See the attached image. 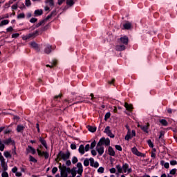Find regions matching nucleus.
Wrapping results in <instances>:
<instances>
[{"mask_svg": "<svg viewBox=\"0 0 177 177\" xmlns=\"http://www.w3.org/2000/svg\"><path fill=\"white\" fill-rule=\"evenodd\" d=\"M31 1L30 0H26V6H30Z\"/></svg>", "mask_w": 177, "mask_h": 177, "instance_id": "13d9d810", "label": "nucleus"}, {"mask_svg": "<svg viewBox=\"0 0 177 177\" xmlns=\"http://www.w3.org/2000/svg\"><path fill=\"white\" fill-rule=\"evenodd\" d=\"M66 165H67V167H70V165H71V160H66Z\"/></svg>", "mask_w": 177, "mask_h": 177, "instance_id": "bf43d9fd", "label": "nucleus"}, {"mask_svg": "<svg viewBox=\"0 0 177 177\" xmlns=\"http://www.w3.org/2000/svg\"><path fill=\"white\" fill-rule=\"evenodd\" d=\"M31 16H32V15L29 12V13L27 14L26 17H27L28 19H30V17H31Z\"/></svg>", "mask_w": 177, "mask_h": 177, "instance_id": "338daca9", "label": "nucleus"}, {"mask_svg": "<svg viewBox=\"0 0 177 177\" xmlns=\"http://www.w3.org/2000/svg\"><path fill=\"white\" fill-rule=\"evenodd\" d=\"M38 156H39L40 157H42V156H44V158H46V160H48V158H49V153L46 151H41L39 149H37Z\"/></svg>", "mask_w": 177, "mask_h": 177, "instance_id": "1a4fd4ad", "label": "nucleus"}, {"mask_svg": "<svg viewBox=\"0 0 177 177\" xmlns=\"http://www.w3.org/2000/svg\"><path fill=\"white\" fill-rule=\"evenodd\" d=\"M30 45V46H32V48H34L35 49H38V44L35 41L31 42Z\"/></svg>", "mask_w": 177, "mask_h": 177, "instance_id": "2f4dec72", "label": "nucleus"}, {"mask_svg": "<svg viewBox=\"0 0 177 177\" xmlns=\"http://www.w3.org/2000/svg\"><path fill=\"white\" fill-rule=\"evenodd\" d=\"M82 172H84V167H82V163L77 162L76 167L72 168L71 169V177L77 176V174L78 175H82Z\"/></svg>", "mask_w": 177, "mask_h": 177, "instance_id": "f257e3e1", "label": "nucleus"}, {"mask_svg": "<svg viewBox=\"0 0 177 177\" xmlns=\"http://www.w3.org/2000/svg\"><path fill=\"white\" fill-rule=\"evenodd\" d=\"M1 167L3 168V171H8V163L5 162V158L0 160Z\"/></svg>", "mask_w": 177, "mask_h": 177, "instance_id": "4468645a", "label": "nucleus"}, {"mask_svg": "<svg viewBox=\"0 0 177 177\" xmlns=\"http://www.w3.org/2000/svg\"><path fill=\"white\" fill-rule=\"evenodd\" d=\"M24 131V126L19 124L17 127V132H23Z\"/></svg>", "mask_w": 177, "mask_h": 177, "instance_id": "bb28decb", "label": "nucleus"}, {"mask_svg": "<svg viewBox=\"0 0 177 177\" xmlns=\"http://www.w3.org/2000/svg\"><path fill=\"white\" fill-rule=\"evenodd\" d=\"M6 31H7V32H12V31H13V27L10 26V27L7 28Z\"/></svg>", "mask_w": 177, "mask_h": 177, "instance_id": "603ef678", "label": "nucleus"}, {"mask_svg": "<svg viewBox=\"0 0 177 177\" xmlns=\"http://www.w3.org/2000/svg\"><path fill=\"white\" fill-rule=\"evenodd\" d=\"M89 162H91V161L89 160V159L86 158V159L84 160V167H88V166L89 165Z\"/></svg>", "mask_w": 177, "mask_h": 177, "instance_id": "c9c22d12", "label": "nucleus"}, {"mask_svg": "<svg viewBox=\"0 0 177 177\" xmlns=\"http://www.w3.org/2000/svg\"><path fill=\"white\" fill-rule=\"evenodd\" d=\"M3 156L6 158H12V154L10 153V151H5L3 152Z\"/></svg>", "mask_w": 177, "mask_h": 177, "instance_id": "b1692460", "label": "nucleus"}, {"mask_svg": "<svg viewBox=\"0 0 177 177\" xmlns=\"http://www.w3.org/2000/svg\"><path fill=\"white\" fill-rule=\"evenodd\" d=\"M111 115V114L110 113V112H107L106 114H105V116H104V120L105 121H107V120H109V118H110V116Z\"/></svg>", "mask_w": 177, "mask_h": 177, "instance_id": "ea45409f", "label": "nucleus"}, {"mask_svg": "<svg viewBox=\"0 0 177 177\" xmlns=\"http://www.w3.org/2000/svg\"><path fill=\"white\" fill-rule=\"evenodd\" d=\"M72 162L73 164H77V162H78V158H77L76 156H73L72 158Z\"/></svg>", "mask_w": 177, "mask_h": 177, "instance_id": "4c0bfd02", "label": "nucleus"}, {"mask_svg": "<svg viewBox=\"0 0 177 177\" xmlns=\"http://www.w3.org/2000/svg\"><path fill=\"white\" fill-rule=\"evenodd\" d=\"M5 145H15V141L12 138L6 139L3 141L0 139V151L5 150Z\"/></svg>", "mask_w": 177, "mask_h": 177, "instance_id": "f03ea898", "label": "nucleus"}, {"mask_svg": "<svg viewBox=\"0 0 177 177\" xmlns=\"http://www.w3.org/2000/svg\"><path fill=\"white\" fill-rule=\"evenodd\" d=\"M39 142L45 147V149H48V145H46V141L45 140H44V138H39Z\"/></svg>", "mask_w": 177, "mask_h": 177, "instance_id": "cd10ccee", "label": "nucleus"}, {"mask_svg": "<svg viewBox=\"0 0 177 177\" xmlns=\"http://www.w3.org/2000/svg\"><path fill=\"white\" fill-rule=\"evenodd\" d=\"M104 133L107 134L109 138H114V134L111 132V130H110V127L107 126L104 129Z\"/></svg>", "mask_w": 177, "mask_h": 177, "instance_id": "ddd939ff", "label": "nucleus"}, {"mask_svg": "<svg viewBox=\"0 0 177 177\" xmlns=\"http://www.w3.org/2000/svg\"><path fill=\"white\" fill-rule=\"evenodd\" d=\"M159 122H160L163 127H168V122L165 119L160 120Z\"/></svg>", "mask_w": 177, "mask_h": 177, "instance_id": "c85d7f7f", "label": "nucleus"}, {"mask_svg": "<svg viewBox=\"0 0 177 177\" xmlns=\"http://www.w3.org/2000/svg\"><path fill=\"white\" fill-rule=\"evenodd\" d=\"M131 152L133 154H135V156H137L138 157H145V154L142 153V152H140L136 147H134L131 149Z\"/></svg>", "mask_w": 177, "mask_h": 177, "instance_id": "6e6552de", "label": "nucleus"}, {"mask_svg": "<svg viewBox=\"0 0 177 177\" xmlns=\"http://www.w3.org/2000/svg\"><path fill=\"white\" fill-rule=\"evenodd\" d=\"M91 149V145L89 144H87L84 147L85 151H89V149Z\"/></svg>", "mask_w": 177, "mask_h": 177, "instance_id": "de8ad7c7", "label": "nucleus"}, {"mask_svg": "<svg viewBox=\"0 0 177 177\" xmlns=\"http://www.w3.org/2000/svg\"><path fill=\"white\" fill-rule=\"evenodd\" d=\"M151 157H152L153 158H156V153L152 152L151 154Z\"/></svg>", "mask_w": 177, "mask_h": 177, "instance_id": "69168bd1", "label": "nucleus"}, {"mask_svg": "<svg viewBox=\"0 0 177 177\" xmlns=\"http://www.w3.org/2000/svg\"><path fill=\"white\" fill-rule=\"evenodd\" d=\"M24 17H26L24 13H20L17 15V19H24Z\"/></svg>", "mask_w": 177, "mask_h": 177, "instance_id": "a18cd8bd", "label": "nucleus"}, {"mask_svg": "<svg viewBox=\"0 0 177 177\" xmlns=\"http://www.w3.org/2000/svg\"><path fill=\"white\" fill-rule=\"evenodd\" d=\"M12 9H13V10H16V9H17V5H16V4L12 5Z\"/></svg>", "mask_w": 177, "mask_h": 177, "instance_id": "e2e57ef3", "label": "nucleus"}, {"mask_svg": "<svg viewBox=\"0 0 177 177\" xmlns=\"http://www.w3.org/2000/svg\"><path fill=\"white\" fill-rule=\"evenodd\" d=\"M1 177H9V174L6 171H3L1 174Z\"/></svg>", "mask_w": 177, "mask_h": 177, "instance_id": "37998d69", "label": "nucleus"}, {"mask_svg": "<svg viewBox=\"0 0 177 177\" xmlns=\"http://www.w3.org/2000/svg\"><path fill=\"white\" fill-rule=\"evenodd\" d=\"M95 146H96V141L94 140V141H93V142H91L90 147H91V149H94V147H95Z\"/></svg>", "mask_w": 177, "mask_h": 177, "instance_id": "09e8293b", "label": "nucleus"}, {"mask_svg": "<svg viewBox=\"0 0 177 177\" xmlns=\"http://www.w3.org/2000/svg\"><path fill=\"white\" fill-rule=\"evenodd\" d=\"M11 153L12 157H16L17 156V152H16V147L12 149V151H10Z\"/></svg>", "mask_w": 177, "mask_h": 177, "instance_id": "7c9ffc66", "label": "nucleus"}, {"mask_svg": "<svg viewBox=\"0 0 177 177\" xmlns=\"http://www.w3.org/2000/svg\"><path fill=\"white\" fill-rule=\"evenodd\" d=\"M57 170H58L57 167H53L52 169V174H56V172H57Z\"/></svg>", "mask_w": 177, "mask_h": 177, "instance_id": "864d4df0", "label": "nucleus"}, {"mask_svg": "<svg viewBox=\"0 0 177 177\" xmlns=\"http://www.w3.org/2000/svg\"><path fill=\"white\" fill-rule=\"evenodd\" d=\"M78 150L80 154H85V147L84 145H80Z\"/></svg>", "mask_w": 177, "mask_h": 177, "instance_id": "4be33fe9", "label": "nucleus"}, {"mask_svg": "<svg viewBox=\"0 0 177 177\" xmlns=\"http://www.w3.org/2000/svg\"><path fill=\"white\" fill-rule=\"evenodd\" d=\"M97 172L99 174H103V172H104V167H100L97 169Z\"/></svg>", "mask_w": 177, "mask_h": 177, "instance_id": "58836bf2", "label": "nucleus"}, {"mask_svg": "<svg viewBox=\"0 0 177 177\" xmlns=\"http://www.w3.org/2000/svg\"><path fill=\"white\" fill-rule=\"evenodd\" d=\"M98 144L101 145V146H103V145H104L105 146H110V139L102 138L99 140Z\"/></svg>", "mask_w": 177, "mask_h": 177, "instance_id": "0eeeda50", "label": "nucleus"}, {"mask_svg": "<svg viewBox=\"0 0 177 177\" xmlns=\"http://www.w3.org/2000/svg\"><path fill=\"white\" fill-rule=\"evenodd\" d=\"M1 22L3 26H6V25L9 24V20H8V19H4V20L1 21Z\"/></svg>", "mask_w": 177, "mask_h": 177, "instance_id": "79ce46f5", "label": "nucleus"}, {"mask_svg": "<svg viewBox=\"0 0 177 177\" xmlns=\"http://www.w3.org/2000/svg\"><path fill=\"white\" fill-rule=\"evenodd\" d=\"M147 144L149 146V147H154V145L153 144V142H151V140H148Z\"/></svg>", "mask_w": 177, "mask_h": 177, "instance_id": "c03bdc74", "label": "nucleus"}, {"mask_svg": "<svg viewBox=\"0 0 177 177\" xmlns=\"http://www.w3.org/2000/svg\"><path fill=\"white\" fill-rule=\"evenodd\" d=\"M115 168L118 171L116 175H118L119 174H122L123 166H121V165H116Z\"/></svg>", "mask_w": 177, "mask_h": 177, "instance_id": "f3484780", "label": "nucleus"}, {"mask_svg": "<svg viewBox=\"0 0 177 177\" xmlns=\"http://www.w3.org/2000/svg\"><path fill=\"white\" fill-rule=\"evenodd\" d=\"M53 66H56V62H54V64L52 65L47 64L46 67H50V68H52V67H53Z\"/></svg>", "mask_w": 177, "mask_h": 177, "instance_id": "052dcab7", "label": "nucleus"}, {"mask_svg": "<svg viewBox=\"0 0 177 177\" xmlns=\"http://www.w3.org/2000/svg\"><path fill=\"white\" fill-rule=\"evenodd\" d=\"M170 165H177V161L176 160H171Z\"/></svg>", "mask_w": 177, "mask_h": 177, "instance_id": "5fc2aeb1", "label": "nucleus"}, {"mask_svg": "<svg viewBox=\"0 0 177 177\" xmlns=\"http://www.w3.org/2000/svg\"><path fill=\"white\" fill-rule=\"evenodd\" d=\"M124 107L127 109V110H129L131 111L133 109L131 104H129L128 103L125 102Z\"/></svg>", "mask_w": 177, "mask_h": 177, "instance_id": "c756f323", "label": "nucleus"}, {"mask_svg": "<svg viewBox=\"0 0 177 177\" xmlns=\"http://www.w3.org/2000/svg\"><path fill=\"white\" fill-rule=\"evenodd\" d=\"M135 136H136V131H135V130H132L131 133V130L129 129L124 139L125 140L129 141L130 139H132V138Z\"/></svg>", "mask_w": 177, "mask_h": 177, "instance_id": "39448f33", "label": "nucleus"}, {"mask_svg": "<svg viewBox=\"0 0 177 177\" xmlns=\"http://www.w3.org/2000/svg\"><path fill=\"white\" fill-rule=\"evenodd\" d=\"M46 3H47V5L49 6H53V5H55L53 0H46Z\"/></svg>", "mask_w": 177, "mask_h": 177, "instance_id": "f704fd0d", "label": "nucleus"}, {"mask_svg": "<svg viewBox=\"0 0 177 177\" xmlns=\"http://www.w3.org/2000/svg\"><path fill=\"white\" fill-rule=\"evenodd\" d=\"M91 154H92V156H96V154H97V153L94 149H93V150H91Z\"/></svg>", "mask_w": 177, "mask_h": 177, "instance_id": "680f3d73", "label": "nucleus"}, {"mask_svg": "<svg viewBox=\"0 0 177 177\" xmlns=\"http://www.w3.org/2000/svg\"><path fill=\"white\" fill-rule=\"evenodd\" d=\"M128 37L127 36H124L120 38V41L121 42V44H123V45H128Z\"/></svg>", "mask_w": 177, "mask_h": 177, "instance_id": "dca6fc26", "label": "nucleus"}, {"mask_svg": "<svg viewBox=\"0 0 177 177\" xmlns=\"http://www.w3.org/2000/svg\"><path fill=\"white\" fill-rule=\"evenodd\" d=\"M44 10H45L46 12H49L50 8H49V7L46 6V7L44 8Z\"/></svg>", "mask_w": 177, "mask_h": 177, "instance_id": "774afa93", "label": "nucleus"}, {"mask_svg": "<svg viewBox=\"0 0 177 177\" xmlns=\"http://www.w3.org/2000/svg\"><path fill=\"white\" fill-rule=\"evenodd\" d=\"M64 1H66V0H58V1H57L58 5H62L63 3V2H64Z\"/></svg>", "mask_w": 177, "mask_h": 177, "instance_id": "0e129e2a", "label": "nucleus"}, {"mask_svg": "<svg viewBox=\"0 0 177 177\" xmlns=\"http://www.w3.org/2000/svg\"><path fill=\"white\" fill-rule=\"evenodd\" d=\"M44 52H45V53H47V55H49V53H50V52H52V46L47 44L44 49Z\"/></svg>", "mask_w": 177, "mask_h": 177, "instance_id": "6ab92c4d", "label": "nucleus"}, {"mask_svg": "<svg viewBox=\"0 0 177 177\" xmlns=\"http://www.w3.org/2000/svg\"><path fill=\"white\" fill-rule=\"evenodd\" d=\"M108 152L109 156H112V157H114V156H115V151H114V149L111 147H109Z\"/></svg>", "mask_w": 177, "mask_h": 177, "instance_id": "5701e85b", "label": "nucleus"}, {"mask_svg": "<svg viewBox=\"0 0 177 177\" xmlns=\"http://www.w3.org/2000/svg\"><path fill=\"white\" fill-rule=\"evenodd\" d=\"M37 20H38L37 18H31L30 20V23H36Z\"/></svg>", "mask_w": 177, "mask_h": 177, "instance_id": "6e6d98bb", "label": "nucleus"}, {"mask_svg": "<svg viewBox=\"0 0 177 177\" xmlns=\"http://www.w3.org/2000/svg\"><path fill=\"white\" fill-rule=\"evenodd\" d=\"M89 161L91 167H93L94 168L99 167V162H95V159H93V158H90Z\"/></svg>", "mask_w": 177, "mask_h": 177, "instance_id": "f8f14e48", "label": "nucleus"}, {"mask_svg": "<svg viewBox=\"0 0 177 177\" xmlns=\"http://www.w3.org/2000/svg\"><path fill=\"white\" fill-rule=\"evenodd\" d=\"M43 14L44 10H42V9L35 10L34 12V15L36 17H38V16H42Z\"/></svg>", "mask_w": 177, "mask_h": 177, "instance_id": "a211bd4d", "label": "nucleus"}, {"mask_svg": "<svg viewBox=\"0 0 177 177\" xmlns=\"http://www.w3.org/2000/svg\"><path fill=\"white\" fill-rule=\"evenodd\" d=\"M30 153H31V154H35V149L28 145V147L26 148V153L30 154Z\"/></svg>", "mask_w": 177, "mask_h": 177, "instance_id": "2eb2a0df", "label": "nucleus"}, {"mask_svg": "<svg viewBox=\"0 0 177 177\" xmlns=\"http://www.w3.org/2000/svg\"><path fill=\"white\" fill-rule=\"evenodd\" d=\"M110 174H117V169L114 167L109 169Z\"/></svg>", "mask_w": 177, "mask_h": 177, "instance_id": "a19ab883", "label": "nucleus"}, {"mask_svg": "<svg viewBox=\"0 0 177 177\" xmlns=\"http://www.w3.org/2000/svg\"><path fill=\"white\" fill-rule=\"evenodd\" d=\"M176 174V169H172L169 171V175H175Z\"/></svg>", "mask_w": 177, "mask_h": 177, "instance_id": "49530a36", "label": "nucleus"}, {"mask_svg": "<svg viewBox=\"0 0 177 177\" xmlns=\"http://www.w3.org/2000/svg\"><path fill=\"white\" fill-rule=\"evenodd\" d=\"M66 5L73 6V5H74V0H66Z\"/></svg>", "mask_w": 177, "mask_h": 177, "instance_id": "473e14b6", "label": "nucleus"}, {"mask_svg": "<svg viewBox=\"0 0 177 177\" xmlns=\"http://www.w3.org/2000/svg\"><path fill=\"white\" fill-rule=\"evenodd\" d=\"M160 165L166 168V169H168V168H169V163L165 162V161L164 160H160Z\"/></svg>", "mask_w": 177, "mask_h": 177, "instance_id": "393cba45", "label": "nucleus"}, {"mask_svg": "<svg viewBox=\"0 0 177 177\" xmlns=\"http://www.w3.org/2000/svg\"><path fill=\"white\" fill-rule=\"evenodd\" d=\"M123 27L124 30H130L131 27H132V23L127 21L125 24H123Z\"/></svg>", "mask_w": 177, "mask_h": 177, "instance_id": "aec40b11", "label": "nucleus"}, {"mask_svg": "<svg viewBox=\"0 0 177 177\" xmlns=\"http://www.w3.org/2000/svg\"><path fill=\"white\" fill-rule=\"evenodd\" d=\"M123 172L124 174H127V175H129V174L132 172V168L129 167V165L128 163L123 164Z\"/></svg>", "mask_w": 177, "mask_h": 177, "instance_id": "423d86ee", "label": "nucleus"}, {"mask_svg": "<svg viewBox=\"0 0 177 177\" xmlns=\"http://www.w3.org/2000/svg\"><path fill=\"white\" fill-rule=\"evenodd\" d=\"M116 150H118L119 151H122V147L121 145H115V146Z\"/></svg>", "mask_w": 177, "mask_h": 177, "instance_id": "8fccbe9b", "label": "nucleus"}, {"mask_svg": "<svg viewBox=\"0 0 177 177\" xmlns=\"http://www.w3.org/2000/svg\"><path fill=\"white\" fill-rule=\"evenodd\" d=\"M59 157L62 160H64V161H67L68 158H70V152L66 151V153L60 151L59 153Z\"/></svg>", "mask_w": 177, "mask_h": 177, "instance_id": "20e7f679", "label": "nucleus"}, {"mask_svg": "<svg viewBox=\"0 0 177 177\" xmlns=\"http://www.w3.org/2000/svg\"><path fill=\"white\" fill-rule=\"evenodd\" d=\"M29 161H31V162H37V159L34 158L32 156H29Z\"/></svg>", "mask_w": 177, "mask_h": 177, "instance_id": "e433bc0d", "label": "nucleus"}, {"mask_svg": "<svg viewBox=\"0 0 177 177\" xmlns=\"http://www.w3.org/2000/svg\"><path fill=\"white\" fill-rule=\"evenodd\" d=\"M20 37V35L19 33H13L12 35V38H19Z\"/></svg>", "mask_w": 177, "mask_h": 177, "instance_id": "3c124183", "label": "nucleus"}, {"mask_svg": "<svg viewBox=\"0 0 177 177\" xmlns=\"http://www.w3.org/2000/svg\"><path fill=\"white\" fill-rule=\"evenodd\" d=\"M140 129H142V131H143V132H145V133H149V126H140Z\"/></svg>", "mask_w": 177, "mask_h": 177, "instance_id": "a878e982", "label": "nucleus"}, {"mask_svg": "<svg viewBox=\"0 0 177 177\" xmlns=\"http://www.w3.org/2000/svg\"><path fill=\"white\" fill-rule=\"evenodd\" d=\"M71 149H72V150H75V149H77V145H75V144H71Z\"/></svg>", "mask_w": 177, "mask_h": 177, "instance_id": "4d7b16f0", "label": "nucleus"}, {"mask_svg": "<svg viewBox=\"0 0 177 177\" xmlns=\"http://www.w3.org/2000/svg\"><path fill=\"white\" fill-rule=\"evenodd\" d=\"M96 150L100 156H102L103 153H104V147L102 146V145H99V142L97 145Z\"/></svg>", "mask_w": 177, "mask_h": 177, "instance_id": "9b49d317", "label": "nucleus"}, {"mask_svg": "<svg viewBox=\"0 0 177 177\" xmlns=\"http://www.w3.org/2000/svg\"><path fill=\"white\" fill-rule=\"evenodd\" d=\"M88 129L90 132H96V127H95L89 126Z\"/></svg>", "mask_w": 177, "mask_h": 177, "instance_id": "72a5a7b5", "label": "nucleus"}, {"mask_svg": "<svg viewBox=\"0 0 177 177\" xmlns=\"http://www.w3.org/2000/svg\"><path fill=\"white\" fill-rule=\"evenodd\" d=\"M37 32L29 33L28 35L23 36L22 39L24 41H27V39H30V38H35V35H37Z\"/></svg>", "mask_w": 177, "mask_h": 177, "instance_id": "9d476101", "label": "nucleus"}, {"mask_svg": "<svg viewBox=\"0 0 177 177\" xmlns=\"http://www.w3.org/2000/svg\"><path fill=\"white\" fill-rule=\"evenodd\" d=\"M20 170L21 171H18V169L17 167H14L12 169V172L13 174H15V176L17 177H21L23 176V174H21V172H26V168L24 167H20Z\"/></svg>", "mask_w": 177, "mask_h": 177, "instance_id": "7ed1b4c3", "label": "nucleus"}, {"mask_svg": "<svg viewBox=\"0 0 177 177\" xmlns=\"http://www.w3.org/2000/svg\"><path fill=\"white\" fill-rule=\"evenodd\" d=\"M115 50H118V52L125 50V45H117L115 46Z\"/></svg>", "mask_w": 177, "mask_h": 177, "instance_id": "412c9836", "label": "nucleus"}]
</instances>
